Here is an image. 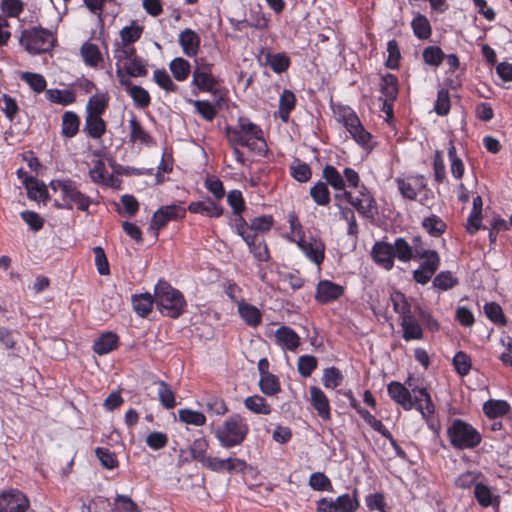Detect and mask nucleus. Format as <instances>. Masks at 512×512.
Returning <instances> with one entry per match:
<instances>
[{"instance_id": "nucleus-1", "label": "nucleus", "mask_w": 512, "mask_h": 512, "mask_svg": "<svg viewBox=\"0 0 512 512\" xmlns=\"http://www.w3.org/2000/svg\"><path fill=\"white\" fill-rule=\"evenodd\" d=\"M395 259L408 263L419 261V266L412 272L413 281L420 285L428 284L441 265L437 250L425 247L422 236L415 235L409 243L404 237H397L392 243Z\"/></svg>"}, {"instance_id": "nucleus-2", "label": "nucleus", "mask_w": 512, "mask_h": 512, "mask_svg": "<svg viewBox=\"0 0 512 512\" xmlns=\"http://www.w3.org/2000/svg\"><path fill=\"white\" fill-rule=\"evenodd\" d=\"M224 134L227 142L240 144L241 147H246L259 156H266L268 152L262 128L248 117L240 116L236 125H227L224 128Z\"/></svg>"}, {"instance_id": "nucleus-3", "label": "nucleus", "mask_w": 512, "mask_h": 512, "mask_svg": "<svg viewBox=\"0 0 512 512\" xmlns=\"http://www.w3.org/2000/svg\"><path fill=\"white\" fill-rule=\"evenodd\" d=\"M387 393L404 410L409 411L415 408L425 419L432 416L435 412V406L425 387H414L410 391L404 384L398 381H391L387 385Z\"/></svg>"}, {"instance_id": "nucleus-4", "label": "nucleus", "mask_w": 512, "mask_h": 512, "mask_svg": "<svg viewBox=\"0 0 512 512\" xmlns=\"http://www.w3.org/2000/svg\"><path fill=\"white\" fill-rule=\"evenodd\" d=\"M450 445L456 450H473L482 442L481 433L469 422L455 418L446 430Z\"/></svg>"}, {"instance_id": "nucleus-5", "label": "nucleus", "mask_w": 512, "mask_h": 512, "mask_svg": "<svg viewBox=\"0 0 512 512\" xmlns=\"http://www.w3.org/2000/svg\"><path fill=\"white\" fill-rule=\"evenodd\" d=\"M249 425L246 419L235 413L225 419L222 426L215 430V437L221 447L230 449L241 445L249 434Z\"/></svg>"}, {"instance_id": "nucleus-6", "label": "nucleus", "mask_w": 512, "mask_h": 512, "mask_svg": "<svg viewBox=\"0 0 512 512\" xmlns=\"http://www.w3.org/2000/svg\"><path fill=\"white\" fill-rule=\"evenodd\" d=\"M357 189L356 195L352 191L344 190L342 193H335L334 199L341 202L345 200L360 216L368 220H374L378 214V208L373 194L364 184H361Z\"/></svg>"}, {"instance_id": "nucleus-7", "label": "nucleus", "mask_w": 512, "mask_h": 512, "mask_svg": "<svg viewBox=\"0 0 512 512\" xmlns=\"http://www.w3.org/2000/svg\"><path fill=\"white\" fill-rule=\"evenodd\" d=\"M51 188L59 191L62 197L61 209H73L74 205L81 211H87L91 204L90 197L83 194L72 180H56L51 182Z\"/></svg>"}, {"instance_id": "nucleus-8", "label": "nucleus", "mask_w": 512, "mask_h": 512, "mask_svg": "<svg viewBox=\"0 0 512 512\" xmlns=\"http://www.w3.org/2000/svg\"><path fill=\"white\" fill-rule=\"evenodd\" d=\"M55 43V38L51 31L33 27L22 31L20 44L30 54H41L49 52Z\"/></svg>"}, {"instance_id": "nucleus-9", "label": "nucleus", "mask_w": 512, "mask_h": 512, "mask_svg": "<svg viewBox=\"0 0 512 512\" xmlns=\"http://www.w3.org/2000/svg\"><path fill=\"white\" fill-rule=\"evenodd\" d=\"M186 309L187 301L183 293L162 280V315L177 319Z\"/></svg>"}, {"instance_id": "nucleus-10", "label": "nucleus", "mask_w": 512, "mask_h": 512, "mask_svg": "<svg viewBox=\"0 0 512 512\" xmlns=\"http://www.w3.org/2000/svg\"><path fill=\"white\" fill-rule=\"evenodd\" d=\"M292 241L297 243L298 247L311 262L318 267L321 266L325 258V243L320 238H306L304 236L297 240L293 238Z\"/></svg>"}, {"instance_id": "nucleus-11", "label": "nucleus", "mask_w": 512, "mask_h": 512, "mask_svg": "<svg viewBox=\"0 0 512 512\" xmlns=\"http://www.w3.org/2000/svg\"><path fill=\"white\" fill-rule=\"evenodd\" d=\"M395 183L402 197L416 200L418 194L426 189L427 183L423 175H410L406 178H396Z\"/></svg>"}, {"instance_id": "nucleus-12", "label": "nucleus", "mask_w": 512, "mask_h": 512, "mask_svg": "<svg viewBox=\"0 0 512 512\" xmlns=\"http://www.w3.org/2000/svg\"><path fill=\"white\" fill-rule=\"evenodd\" d=\"M29 508V500L19 490H10L0 495V512H25Z\"/></svg>"}, {"instance_id": "nucleus-13", "label": "nucleus", "mask_w": 512, "mask_h": 512, "mask_svg": "<svg viewBox=\"0 0 512 512\" xmlns=\"http://www.w3.org/2000/svg\"><path fill=\"white\" fill-rule=\"evenodd\" d=\"M345 289L342 285L330 280H320L316 285L315 300L320 304H329L344 295Z\"/></svg>"}, {"instance_id": "nucleus-14", "label": "nucleus", "mask_w": 512, "mask_h": 512, "mask_svg": "<svg viewBox=\"0 0 512 512\" xmlns=\"http://www.w3.org/2000/svg\"><path fill=\"white\" fill-rule=\"evenodd\" d=\"M372 260L379 267L390 271L395 264L392 243L386 241H376L371 250Z\"/></svg>"}, {"instance_id": "nucleus-15", "label": "nucleus", "mask_w": 512, "mask_h": 512, "mask_svg": "<svg viewBox=\"0 0 512 512\" xmlns=\"http://www.w3.org/2000/svg\"><path fill=\"white\" fill-rule=\"evenodd\" d=\"M473 496L482 508L492 507L498 509L501 503V496L494 492L493 488L487 484V480H482L475 487Z\"/></svg>"}, {"instance_id": "nucleus-16", "label": "nucleus", "mask_w": 512, "mask_h": 512, "mask_svg": "<svg viewBox=\"0 0 512 512\" xmlns=\"http://www.w3.org/2000/svg\"><path fill=\"white\" fill-rule=\"evenodd\" d=\"M310 404L323 421H331V405L327 395L317 386L309 388Z\"/></svg>"}, {"instance_id": "nucleus-17", "label": "nucleus", "mask_w": 512, "mask_h": 512, "mask_svg": "<svg viewBox=\"0 0 512 512\" xmlns=\"http://www.w3.org/2000/svg\"><path fill=\"white\" fill-rule=\"evenodd\" d=\"M274 336L276 344L284 350L295 352L301 344L299 335L289 326H280Z\"/></svg>"}, {"instance_id": "nucleus-18", "label": "nucleus", "mask_w": 512, "mask_h": 512, "mask_svg": "<svg viewBox=\"0 0 512 512\" xmlns=\"http://www.w3.org/2000/svg\"><path fill=\"white\" fill-rule=\"evenodd\" d=\"M188 211L193 214H200L210 218H219L223 215V207L208 197L204 201H194L188 205Z\"/></svg>"}, {"instance_id": "nucleus-19", "label": "nucleus", "mask_w": 512, "mask_h": 512, "mask_svg": "<svg viewBox=\"0 0 512 512\" xmlns=\"http://www.w3.org/2000/svg\"><path fill=\"white\" fill-rule=\"evenodd\" d=\"M380 92L385 97V106L392 111V103L397 99L399 93V81L396 75L386 73L381 77Z\"/></svg>"}, {"instance_id": "nucleus-20", "label": "nucleus", "mask_w": 512, "mask_h": 512, "mask_svg": "<svg viewBox=\"0 0 512 512\" xmlns=\"http://www.w3.org/2000/svg\"><path fill=\"white\" fill-rule=\"evenodd\" d=\"M218 83L209 68H196L193 72L192 84L202 92L216 93Z\"/></svg>"}, {"instance_id": "nucleus-21", "label": "nucleus", "mask_w": 512, "mask_h": 512, "mask_svg": "<svg viewBox=\"0 0 512 512\" xmlns=\"http://www.w3.org/2000/svg\"><path fill=\"white\" fill-rule=\"evenodd\" d=\"M237 308L240 318L247 326L256 328L262 323L263 313L256 306L241 299V301L238 302Z\"/></svg>"}, {"instance_id": "nucleus-22", "label": "nucleus", "mask_w": 512, "mask_h": 512, "mask_svg": "<svg viewBox=\"0 0 512 512\" xmlns=\"http://www.w3.org/2000/svg\"><path fill=\"white\" fill-rule=\"evenodd\" d=\"M270 21V15L263 11L261 5H257L250 9L249 17L239 21V24L243 27L265 30L268 28Z\"/></svg>"}, {"instance_id": "nucleus-23", "label": "nucleus", "mask_w": 512, "mask_h": 512, "mask_svg": "<svg viewBox=\"0 0 512 512\" xmlns=\"http://www.w3.org/2000/svg\"><path fill=\"white\" fill-rule=\"evenodd\" d=\"M399 324L402 329V338L406 342L422 340L424 338L423 328L414 315L404 317L400 320Z\"/></svg>"}, {"instance_id": "nucleus-24", "label": "nucleus", "mask_w": 512, "mask_h": 512, "mask_svg": "<svg viewBox=\"0 0 512 512\" xmlns=\"http://www.w3.org/2000/svg\"><path fill=\"white\" fill-rule=\"evenodd\" d=\"M330 108L337 122L341 123L345 129L353 127L354 123L358 124L359 117L350 106L331 101Z\"/></svg>"}, {"instance_id": "nucleus-25", "label": "nucleus", "mask_w": 512, "mask_h": 512, "mask_svg": "<svg viewBox=\"0 0 512 512\" xmlns=\"http://www.w3.org/2000/svg\"><path fill=\"white\" fill-rule=\"evenodd\" d=\"M200 43V36L190 28H186L179 35V44L181 45L184 54L188 57L197 56L200 49Z\"/></svg>"}, {"instance_id": "nucleus-26", "label": "nucleus", "mask_w": 512, "mask_h": 512, "mask_svg": "<svg viewBox=\"0 0 512 512\" xmlns=\"http://www.w3.org/2000/svg\"><path fill=\"white\" fill-rule=\"evenodd\" d=\"M487 480L479 470H467L459 474L454 480V486L460 490H475V487L482 481Z\"/></svg>"}, {"instance_id": "nucleus-27", "label": "nucleus", "mask_w": 512, "mask_h": 512, "mask_svg": "<svg viewBox=\"0 0 512 512\" xmlns=\"http://www.w3.org/2000/svg\"><path fill=\"white\" fill-rule=\"evenodd\" d=\"M482 410L487 418L496 420L509 414L511 406L506 400L489 399L484 402Z\"/></svg>"}, {"instance_id": "nucleus-28", "label": "nucleus", "mask_w": 512, "mask_h": 512, "mask_svg": "<svg viewBox=\"0 0 512 512\" xmlns=\"http://www.w3.org/2000/svg\"><path fill=\"white\" fill-rule=\"evenodd\" d=\"M244 242L247 244L250 253L253 254L255 259L260 262L269 261L270 252L268 246L265 240L259 237L257 233H253L251 236H249L248 240H244Z\"/></svg>"}, {"instance_id": "nucleus-29", "label": "nucleus", "mask_w": 512, "mask_h": 512, "mask_svg": "<svg viewBox=\"0 0 512 512\" xmlns=\"http://www.w3.org/2000/svg\"><path fill=\"white\" fill-rule=\"evenodd\" d=\"M337 512H356L359 509V491L353 488L352 493H345L333 499Z\"/></svg>"}, {"instance_id": "nucleus-30", "label": "nucleus", "mask_w": 512, "mask_h": 512, "mask_svg": "<svg viewBox=\"0 0 512 512\" xmlns=\"http://www.w3.org/2000/svg\"><path fill=\"white\" fill-rule=\"evenodd\" d=\"M297 103L294 92L284 89L279 97V107L277 115L282 122L287 123L290 119L291 112L295 109Z\"/></svg>"}, {"instance_id": "nucleus-31", "label": "nucleus", "mask_w": 512, "mask_h": 512, "mask_svg": "<svg viewBox=\"0 0 512 512\" xmlns=\"http://www.w3.org/2000/svg\"><path fill=\"white\" fill-rule=\"evenodd\" d=\"M421 227L431 237L439 238L447 230L445 221L436 214L424 217L421 221Z\"/></svg>"}, {"instance_id": "nucleus-32", "label": "nucleus", "mask_w": 512, "mask_h": 512, "mask_svg": "<svg viewBox=\"0 0 512 512\" xmlns=\"http://www.w3.org/2000/svg\"><path fill=\"white\" fill-rule=\"evenodd\" d=\"M118 336L114 332H105L94 341L93 351L98 355H105L115 350L118 346Z\"/></svg>"}, {"instance_id": "nucleus-33", "label": "nucleus", "mask_w": 512, "mask_h": 512, "mask_svg": "<svg viewBox=\"0 0 512 512\" xmlns=\"http://www.w3.org/2000/svg\"><path fill=\"white\" fill-rule=\"evenodd\" d=\"M83 132L93 139H100L106 132V122L101 116L86 115Z\"/></svg>"}, {"instance_id": "nucleus-34", "label": "nucleus", "mask_w": 512, "mask_h": 512, "mask_svg": "<svg viewBox=\"0 0 512 512\" xmlns=\"http://www.w3.org/2000/svg\"><path fill=\"white\" fill-rule=\"evenodd\" d=\"M411 28L414 36L420 40H427L432 35V27L430 21L420 12H416L414 14V17L411 21Z\"/></svg>"}, {"instance_id": "nucleus-35", "label": "nucleus", "mask_w": 512, "mask_h": 512, "mask_svg": "<svg viewBox=\"0 0 512 512\" xmlns=\"http://www.w3.org/2000/svg\"><path fill=\"white\" fill-rule=\"evenodd\" d=\"M120 83L126 88V91L138 107L143 108L149 104L150 96L144 88L138 85H133L129 79L124 77L120 79Z\"/></svg>"}, {"instance_id": "nucleus-36", "label": "nucleus", "mask_w": 512, "mask_h": 512, "mask_svg": "<svg viewBox=\"0 0 512 512\" xmlns=\"http://www.w3.org/2000/svg\"><path fill=\"white\" fill-rule=\"evenodd\" d=\"M113 54L114 58L116 59L117 75L122 78L123 65H125V62L130 61V59L136 55L135 48L132 45L116 43Z\"/></svg>"}, {"instance_id": "nucleus-37", "label": "nucleus", "mask_w": 512, "mask_h": 512, "mask_svg": "<svg viewBox=\"0 0 512 512\" xmlns=\"http://www.w3.org/2000/svg\"><path fill=\"white\" fill-rule=\"evenodd\" d=\"M322 177L327 186H331L336 191L344 192L346 184L343 175L333 166L327 164L322 170Z\"/></svg>"}, {"instance_id": "nucleus-38", "label": "nucleus", "mask_w": 512, "mask_h": 512, "mask_svg": "<svg viewBox=\"0 0 512 512\" xmlns=\"http://www.w3.org/2000/svg\"><path fill=\"white\" fill-rule=\"evenodd\" d=\"M289 172L290 176L300 183H306L312 177L311 167L299 158H294L289 166Z\"/></svg>"}, {"instance_id": "nucleus-39", "label": "nucleus", "mask_w": 512, "mask_h": 512, "mask_svg": "<svg viewBox=\"0 0 512 512\" xmlns=\"http://www.w3.org/2000/svg\"><path fill=\"white\" fill-rule=\"evenodd\" d=\"M390 300L392 302L393 309L399 315L400 320L404 317L413 315L412 305L405 294L401 291H394L390 296Z\"/></svg>"}, {"instance_id": "nucleus-40", "label": "nucleus", "mask_w": 512, "mask_h": 512, "mask_svg": "<svg viewBox=\"0 0 512 512\" xmlns=\"http://www.w3.org/2000/svg\"><path fill=\"white\" fill-rule=\"evenodd\" d=\"M153 303V296L148 292L132 296L133 309L141 317H146L151 312Z\"/></svg>"}, {"instance_id": "nucleus-41", "label": "nucleus", "mask_w": 512, "mask_h": 512, "mask_svg": "<svg viewBox=\"0 0 512 512\" xmlns=\"http://www.w3.org/2000/svg\"><path fill=\"white\" fill-rule=\"evenodd\" d=\"M80 119L75 112L67 111L62 115L61 133L66 138L74 137L79 131Z\"/></svg>"}, {"instance_id": "nucleus-42", "label": "nucleus", "mask_w": 512, "mask_h": 512, "mask_svg": "<svg viewBox=\"0 0 512 512\" xmlns=\"http://www.w3.org/2000/svg\"><path fill=\"white\" fill-rule=\"evenodd\" d=\"M244 406L255 414L269 415L272 407L267 403L266 399L260 395H252L244 400Z\"/></svg>"}, {"instance_id": "nucleus-43", "label": "nucleus", "mask_w": 512, "mask_h": 512, "mask_svg": "<svg viewBox=\"0 0 512 512\" xmlns=\"http://www.w3.org/2000/svg\"><path fill=\"white\" fill-rule=\"evenodd\" d=\"M266 64H268L275 73L281 74L289 69L291 60L284 52L275 54L267 53Z\"/></svg>"}, {"instance_id": "nucleus-44", "label": "nucleus", "mask_w": 512, "mask_h": 512, "mask_svg": "<svg viewBox=\"0 0 512 512\" xmlns=\"http://www.w3.org/2000/svg\"><path fill=\"white\" fill-rule=\"evenodd\" d=\"M335 205L339 209L340 218L347 222V234L356 237L359 233V228L354 210L350 207L342 206L341 201H336Z\"/></svg>"}, {"instance_id": "nucleus-45", "label": "nucleus", "mask_w": 512, "mask_h": 512, "mask_svg": "<svg viewBox=\"0 0 512 512\" xmlns=\"http://www.w3.org/2000/svg\"><path fill=\"white\" fill-rule=\"evenodd\" d=\"M313 201L319 206H328L331 201V194L326 183L316 182L309 191Z\"/></svg>"}, {"instance_id": "nucleus-46", "label": "nucleus", "mask_w": 512, "mask_h": 512, "mask_svg": "<svg viewBox=\"0 0 512 512\" xmlns=\"http://www.w3.org/2000/svg\"><path fill=\"white\" fill-rule=\"evenodd\" d=\"M445 58L443 50L436 45L427 46L422 51V59L426 65L439 67Z\"/></svg>"}, {"instance_id": "nucleus-47", "label": "nucleus", "mask_w": 512, "mask_h": 512, "mask_svg": "<svg viewBox=\"0 0 512 512\" xmlns=\"http://www.w3.org/2000/svg\"><path fill=\"white\" fill-rule=\"evenodd\" d=\"M46 97L47 99L56 104H60L63 106L72 104L75 102V94L72 90L69 89H49L46 90Z\"/></svg>"}, {"instance_id": "nucleus-48", "label": "nucleus", "mask_w": 512, "mask_h": 512, "mask_svg": "<svg viewBox=\"0 0 512 512\" xmlns=\"http://www.w3.org/2000/svg\"><path fill=\"white\" fill-rule=\"evenodd\" d=\"M458 279L451 271H441L432 281V286L441 291H447L458 285Z\"/></svg>"}, {"instance_id": "nucleus-49", "label": "nucleus", "mask_w": 512, "mask_h": 512, "mask_svg": "<svg viewBox=\"0 0 512 512\" xmlns=\"http://www.w3.org/2000/svg\"><path fill=\"white\" fill-rule=\"evenodd\" d=\"M452 365L456 373L459 376L464 377L468 375L471 371L472 360L470 355H468L466 352L458 351L455 353L452 359Z\"/></svg>"}, {"instance_id": "nucleus-50", "label": "nucleus", "mask_w": 512, "mask_h": 512, "mask_svg": "<svg viewBox=\"0 0 512 512\" xmlns=\"http://www.w3.org/2000/svg\"><path fill=\"white\" fill-rule=\"evenodd\" d=\"M179 420L187 425L192 426H203L206 423V416L196 410H192L189 408H183L178 411Z\"/></svg>"}, {"instance_id": "nucleus-51", "label": "nucleus", "mask_w": 512, "mask_h": 512, "mask_svg": "<svg viewBox=\"0 0 512 512\" xmlns=\"http://www.w3.org/2000/svg\"><path fill=\"white\" fill-rule=\"evenodd\" d=\"M209 441L205 436L196 438L189 446L191 458L201 463L208 455Z\"/></svg>"}, {"instance_id": "nucleus-52", "label": "nucleus", "mask_w": 512, "mask_h": 512, "mask_svg": "<svg viewBox=\"0 0 512 512\" xmlns=\"http://www.w3.org/2000/svg\"><path fill=\"white\" fill-rule=\"evenodd\" d=\"M123 71L131 77L145 76L147 74L146 62L135 55L130 61L125 62L122 68V72Z\"/></svg>"}, {"instance_id": "nucleus-53", "label": "nucleus", "mask_w": 512, "mask_h": 512, "mask_svg": "<svg viewBox=\"0 0 512 512\" xmlns=\"http://www.w3.org/2000/svg\"><path fill=\"white\" fill-rule=\"evenodd\" d=\"M259 387L261 392L268 396H274L281 391L280 381L274 374L260 377Z\"/></svg>"}, {"instance_id": "nucleus-54", "label": "nucleus", "mask_w": 512, "mask_h": 512, "mask_svg": "<svg viewBox=\"0 0 512 512\" xmlns=\"http://www.w3.org/2000/svg\"><path fill=\"white\" fill-rule=\"evenodd\" d=\"M346 130L361 147H367L371 141L372 135L364 128L360 119L358 120V124L354 123L353 127H349Z\"/></svg>"}, {"instance_id": "nucleus-55", "label": "nucleus", "mask_w": 512, "mask_h": 512, "mask_svg": "<svg viewBox=\"0 0 512 512\" xmlns=\"http://www.w3.org/2000/svg\"><path fill=\"white\" fill-rule=\"evenodd\" d=\"M170 70L177 81H184L190 74L191 66L184 58H175L170 63Z\"/></svg>"}, {"instance_id": "nucleus-56", "label": "nucleus", "mask_w": 512, "mask_h": 512, "mask_svg": "<svg viewBox=\"0 0 512 512\" xmlns=\"http://www.w3.org/2000/svg\"><path fill=\"white\" fill-rule=\"evenodd\" d=\"M193 104L195 111L204 119L205 121L212 122L216 115L217 109L216 107L209 102L208 100H194L191 101Z\"/></svg>"}, {"instance_id": "nucleus-57", "label": "nucleus", "mask_w": 512, "mask_h": 512, "mask_svg": "<svg viewBox=\"0 0 512 512\" xmlns=\"http://www.w3.org/2000/svg\"><path fill=\"white\" fill-rule=\"evenodd\" d=\"M309 486L315 491H333L330 478L323 472H314L309 477Z\"/></svg>"}, {"instance_id": "nucleus-58", "label": "nucleus", "mask_w": 512, "mask_h": 512, "mask_svg": "<svg viewBox=\"0 0 512 512\" xmlns=\"http://www.w3.org/2000/svg\"><path fill=\"white\" fill-rule=\"evenodd\" d=\"M388 57L385 66L389 69H398L400 66L401 52L397 40L391 39L387 43Z\"/></svg>"}, {"instance_id": "nucleus-59", "label": "nucleus", "mask_w": 512, "mask_h": 512, "mask_svg": "<svg viewBox=\"0 0 512 512\" xmlns=\"http://www.w3.org/2000/svg\"><path fill=\"white\" fill-rule=\"evenodd\" d=\"M204 407L211 415L223 416L228 412V406L224 399L217 396L207 397Z\"/></svg>"}, {"instance_id": "nucleus-60", "label": "nucleus", "mask_w": 512, "mask_h": 512, "mask_svg": "<svg viewBox=\"0 0 512 512\" xmlns=\"http://www.w3.org/2000/svg\"><path fill=\"white\" fill-rule=\"evenodd\" d=\"M129 126L131 142H140L142 144H149L151 142L150 135L141 127L134 116L129 120Z\"/></svg>"}, {"instance_id": "nucleus-61", "label": "nucleus", "mask_w": 512, "mask_h": 512, "mask_svg": "<svg viewBox=\"0 0 512 512\" xmlns=\"http://www.w3.org/2000/svg\"><path fill=\"white\" fill-rule=\"evenodd\" d=\"M25 187L28 192V197L30 199H41L47 195L46 186L40 184L38 180L32 176L26 177L24 180Z\"/></svg>"}, {"instance_id": "nucleus-62", "label": "nucleus", "mask_w": 512, "mask_h": 512, "mask_svg": "<svg viewBox=\"0 0 512 512\" xmlns=\"http://www.w3.org/2000/svg\"><path fill=\"white\" fill-rule=\"evenodd\" d=\"M484 313L486 317L497 325H505L506 317L501 306L496 302H488L484 305Z\"/></svg>"}, {"instance_id": "nucleus-63", "label": "nucleus", "mask_w": 512, "mask_h": 512, "mask_svg": "<svg viewBox=\"0 0 512 512\" xmlns=\"http://www.w3.org/2000/svg\"><path fill=\"white\" fill-rule=\"evenodd\" d=\"M81 54L85 63L91 67L97 66L101 60V53L97 45L86 42L81 47Z\"/></svg>"}, {"instance_id": "nucleus-64", "label": "nucleus", "mask_w": 512, "mask_h": 512, "mask_svg": "<svg viewBox=\"0 0 512 512\" xmlns=\"http://www.w3.org/2000/svg\"><path fill=\"white\" fill-rule=\"evenodd\" d=\"M343 381V375L340 370L334 366L326 368L323 373L322 383L325 388L335 389Z\"/></svg>"}]
</instances>
